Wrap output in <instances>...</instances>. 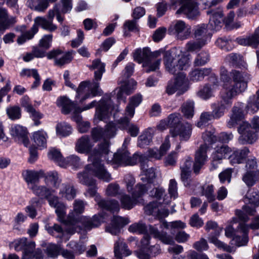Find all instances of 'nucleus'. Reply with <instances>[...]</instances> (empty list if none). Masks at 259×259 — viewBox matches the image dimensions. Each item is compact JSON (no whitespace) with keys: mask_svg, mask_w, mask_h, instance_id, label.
<instances>
[{"mask_svg":"<svg viewBox=\"0 0 259 259\" xmlns=\"http://www.w3.org/2000/svg\"><path fill=\"white\" fill-rule=\"evenodd\" d=\"M45 229L50 235L59 238H62L65 233L62 227L57 224H54L52 226L46 225Z\"/></svg>","mask_w":259,"mask_h":259,"instance_id":"nucleus-51","label":"nucleus"},{"mask_svg":"<svg viewBox=\"0 0 259 259\" xmlns=\"http://www.w3.org/2000/svg\"><path fill=\"white\" fill-rule=\"evenodd\" d=\"M206 44L204 41H200L198 39L191 40L187 42L185 46V50L188 52H193L200 50Z\"/></svg>","mask_w":259,"mask_h":259,"instance_id":"nucleus-55","label":"nucleus"},{"mask_svg":"<svg viewBox=\"0 0 259 259\" xmlns=\"http://www.w3.org/2000/svg\"><path fill=\"white\" fill-rule=\"evenodd\" d=\"M128 223L129 220L127 218L113 216L111 224L106 228V230L112 235H116L119 233L121 228Z\"/></svg>","mask_w":259,"mask_h":259,"instance_id":"nucleus-27","label":"nucleus"},{"mask_svg":"<svg viewBox=\"0 0 259 259\" xmlns=\"http://www.w3.org/2000/svg\"><path fill=\"white\" fill-rule=\"evenodd\" d=\"M150 236L148 234L145 233L142 239L141 240L140 249L134 252V253L139 259L149 258V254L148 253L145 252V251L147 250L150 246Z\"/></svg>","mask_w":259,"mask_h":259,"instance_id":"nucleus-33","label":"nucleus"},{"mask_svg":"<svg viewBox=\"0 0 259 259\" xmlns=\"http://www.w3.org/2000/svg\"><path fill=\"white\" fill-rule=\"evenodd\" d=\"M173 29L176 38L179 40L188 39L191 33V27L182 20L175 21Z\"/></svg>","mask_w":259,"mask_h":259,"instance_id":"nucleus-18","label":"nucleus"},{"mask_svg":"<svg viewBox=\"0 0 259 259\" xmlns=\"http://www.w3.org/2000/svg\"><path fill=\"white\" fill-rule=\"evenodd\" d=\"M67 246L72 249L75 255H78L83 252L85 249V245L82 242L77 243L75 241H70Z\"/></svg>","mask_w":259,"mask_h":259,"instance_id":"nucleus-60","label":"nucleus"},{"mask_svg":"<svg viewBox=\"0 0 259 259\" xmlns=\"http://www.w3.org/2000/svg\"><path fill=\"white\" fill-rule=\"evenodd\" d=\"M128 230L130 232L145 234L147 232L148 228L145 224L139 222L130 226Z\"/></svg>","mask_w":259,"mask_h":259,"instance_id":"nucleus-58","label":"nucleus"},{"mask_svg":"<svg viewBox=\"0 0 259 259\" xmlns=\"http://www.w3.org/2000/svg\"><path fill=\"white\" fill-rule=\"evenodd\" d=\"M45 182L46 186H38L34 184L29 187L36 195L46 199L51 194L55 193V190L50 188V186L52 185L54 187L57 188L59 187L61 181L59 179L58 174L56 171H51L46 176Z\"/></svg>","mask_w":259,"mask_h":259,"instance_id":"nucleus-7","label":"nucleus"},{"mask_svg":"<svg viewBox=\"0 0 259 259\" xmlns=\"http://www.w3.org/2000/svg\"><path fill=\"white\" fill-rule=\"evenodd\" d=\"M259 172L246 171L242 176V181L248 187L253 186L258 181Z\"/></svg>","mask_w":259,"mask_h":259,"instance_id":"nucleus-50","label":"nucleus"},{"mask_svg":"<svg viewBox=\"0 0 259 259\" xmlns=\"http://www.w3.org/2000/svg\"><path fill=\"white\" fill-rule=\"evenodd\" d=\"M194 103L192 101L185 102L181 107V111L184 116L188 118H191L194 115Z\"/></svg>","mask_w":259,"mask_h":259,"instance_id":"nucleus-54","label":"nucleus"},{"mask_svg":"<svg viewBox=\"0 0 259 259\" xmlns=\"http://www.w3.org/2000/svg\"><path fill=\"white\" fill-rule=\"evenodd\" d=\"M7 114L12 120L19 119L21 117V110L18 106L8 107L6 109Z\"/></svg>","mask_w":259,"mask_h":259,"instance_id":"nucleus-57","label":"nucleus"},{"mask_svg":"<svg viewBox=\"0 0 259 259\" xmlns=\"http://www.w3.org/2000/svg\"><path fill=\"white\" fill-rule=\"evenodd\" d=\"M49 158L55 161L60 166L64 167L66 165V162L62 155L58 150L52 148L48 153Z\"/></svg>","mask_w":259,"mask_h":259,"instance_id":"nucleus-48","label":"nucleus"},{"mask_svg":"<svg viewBox=\"0 0 259 259\" xmlns=\"http://www.w3.org/2000/svg\"><path fill=\"white\" fill-rule=\"evenodd\" d=\"M257 206L249 205L246 203L242 207V210L237 209L235 214L239 220L242 222H247L249 221V218L248 215H253L256 212V208Z\"/></svg>","mask_w":259,"mask_h":259,"instance_id":"nucleus-34","label":"nucleus"},{"mask_svg":"<svg viewBox=\"0 0 259 259\" xmlns=\"http://www.w3.org/2000/svg\"><path fill=\"white\" fill-rule=\"evenodd\" d=\"M146 192V188L144 185L138 184L132 193V197L127 194L121 195L120 198L121 206L125 209H131L138 203V199Z\"/></svg>","mask_w":259,"mask_h":259,"instance_id":"nucleus-11","label":"nucleus"},{"mask_svg":"<svg viewBox=\"0 0 259 259\" xmlns=\"http://www.w3.org/2000/svg\"><path fill=\"white\" fill-rule=\"evenodd\" d=\"M209 146L206 144H203L199 147V149L196 151L193 164L194 172L198 174L200 169L205 163L207 160V152Z\"/></svg>","mask_w":259,"mask_h":259,"instance_id":"nucleus-16","label":"nucleus"},{"mask_svg":"<svg viewBox=\"0 0 259 259\" xmlns=\"http://www.w3.org/2000/svg\"><path fill=\"white\" fill-rule=\"evenodd\" d=\"M55 208V212L57 214L59 221L68 225L66 232L70 234L80 231L81 229L80 224L84 227L86 230H90L100 226L103 220V217L100 215H95L92 218H88L83 216H75L72 214H69L67 219H65V205L61 202Z\"/></svg>","mask_w":259,"mask_h":259,"instance_id":"nucleus-2","label":"nucleus"},{"mask_svg":"<svg viewBox=\"0 0 259 259\" xmlns=\"http://www.w3.org/2000/svg\"><path fill=\"white\" fill-rule=\"evenodd\" d=\"M244 202L246 204L259 206V194L256 192L248 193L246 197L244 198Z\"/></svg>","mask_w":259,"mask_h":259,"instance_id":"nucleus-59","label":"nucleus"},{"mask_svg":"<svg viewBox=\"0 0 259 259\" xmlns=\"http://www.w3.org/2000/svg\"><path fill=\"white\" fill-rule=\"evenodd\" d=\"M231 151V149L228 145H218L214 149V152L212 154V167L211 169H216L218 164L221 163V160L225 158L226 156Z\"/></svg>","mask_w":259,"mask_h":259,"instance_id":"nucleus-19","label":"nucleus"},{"mask_svg":"<svg viewBox=\"0 0 259 259\" xmlns=\"http://www.w3.org/2000/svg\"><path fill=\"white\" fill-rule=\"evenodd\" d=\"M209 241L214 244L219 248L223 249L224 251L228 252H231L233 250V247L219 240L214 236H211L209 237Z\"/></svg>","mask_w":259,"mask_h":259,"instance_id":"nucleus-64","label":"nucleus"},{"mask_svg":"<svg viewBox=\"0 0 259 259\" xmlns=\"http://www.w3.org/2000/svg\"><path fill=\"white\" fill-rule=\"evenodd\" d=\"M192 165V160L191 158L188 157L187 158L184 163V164L181 166V180L184 183V184L186 187H190L189 179L191 175V167Z\"/></svg>","mask_w":259,"mask_h":259,"instance_id":"nucleus-37","label":"nucleus"},{"mask_svg":"<svg viewBox=\"0 0 259 259\" xmlns=\"http://www.w3.org/2000/svg\"><path fill=\"white\" fill-rule=\"evenodd\" d=\"M38 31V28L35 25H33L30 31H27L26 33L22 34L21 36L19 37L17 39V42L19 44H22L27 39H31L34 35Z\"/></svg>","mask_w":259,"mask_h":259,"instance_id":"nucleus-61","label":"nucleus"},{"mask_svg":"<svg viewBox=\"0 0 259 259\" xmlns=\"http://www.w3.org/2000/svg\"><path fill=\"white\" fill-rule=\"evenodd\" d=\"M242 103H240V106H234L232 109V115L227 123V126L231 128L234 127L237 122L242 120L245 116V111H243L242 107Z\"/></svg>","mask_w":259,"mask_h":259,"instance_id":"nucleus-29","label":"nucleus"},{"mask_svg":"<svg viewBox=\"0 0 259 259\" xmlns=\"http://www.w3.org/2000/svg\"><path fill=\"white\" fill-rule=\"evenodd\" d=\"M238 132L240 135L238 141L243 145L253 144L258 138V132L254 131L251 124L247 122H242L238 128Z\"/></svg>","mask_w":259,"mask_h":259,"instance_id":"nucleus-14","label":"nucleus"},{"mask_svg":"<svg viewBox=\"0 0 259 259\" xmlns=\"http://www.w3.org/2000/svg\"><path fill=\"white\" fill-rule=\"evenodd\" d=\"M259 109V101L256 100V96L253 95L249 97L247 104L245 108L246 113L252 114Z\"/></svg>","mask_w":259,"mask_h":259,"instance_id":"nucleus-49","label":"nucleus"},{"mask_svg":"<svg viewBox=\"0 0 259 259\" xmlns=\"http://www.w3.org/2000/svg\"><path fill=\"white\" fill-rule=\"evenodd\" d=\"M110 151L108 149V152L107 154H100L99 155L100 159L104 157L108 162H112L113 163L120 165H134L138 161H142L143 158V155L135 154L132 157L130 156L129 152L125 149L118 150L117 152L114 154L113 157L110 159L108 155Z\"/></svg>","mask_w":259,"mask_h":259,"instance_id":"nucleus-8","label":"nucleus"},{"mask_svg":"<svg viewBox=\"0 0 259 259\" xmlns=\"http://www.w3.org/2000/svg\"><path fill=\"white\" fill-rule=\"evenodd\" d=\"M10 134L16 141L22 143L25 146L28 145L29 139L25 127L19 124L13 125L10 129Z\"/></svg>","mask_w":259,"mask_h":259,"instance_id":"nucleus-23","label":"nucleus"},{"mask_svg":"<svg viewBox=\"0 0 259 259\" xmlns=\"http://www.w3.org/2000/svg\"><path fill=\"white\" fill-rule=\"evenodd\" d=\"M56 133L58 135L66 137L70 135L72 132L71 126L65 122H61L57 124L56 127Z\"/></svg>","mask_w":259,"mask_h":259,"instance_id":"nucleus-56","label":"nucleus"},{"mask_svg":"<svg viewBox=\"0 0 259 259\" xmlns=\"http://www.w3.org/2000/svg\"><path fill=\"white\" fill-rule=\"evenodd\" d=\"M88 189L84 194L86 196L95 197V200L98 205L102 209L109 210L112 212H117L119 210L120 207L118 202L115 199L106 200L102 199L101 196L97 194V187L96 182L94 185L88 186Z\"/></svg>","mask_w":259,"mask_h":259,"instance_id":"nucleus-9","label":"nucleus"},{"mask_svg":"<svg viewBox=\"0 0 259 259\" xmlns=\"http://www.w3.org/2000/svg\"><path fill=\"white\" fill-rule=\"evenodd\" d=\"M72 53L68 52L59 58L62 52L60 50L57 49L50 52L47 54V57L49 59L54 58L55 65L61 67L71 62L72 59Z\"/></svg>","mask_w":259,"mask_h":259,"instance_id":"nucleus-22","label":"nucleus"},{"mask_svg":"<svg viewBox=\"0 0 259 259\" xmlns=\"http://www.w3.org/2000/svg\"><path fill=\"white\" fill-rule=\"evenodd\" d=\"M221 100L211 104V113L215 119L222 117L226 110L232 105L233 97L221 91L220 93Z\"/></svg>","mask_w":259,"mask_h":259,"instance_id":"nucleus-13","label":"nucleus"},{"mask_svg":"<svg viewBox=\"0 0 259 259\" xmlns=\"http://www.w3.org/2000/svg\"><path fill=\"white\" fill-rule=\"evenodd\" d=\"M207 15H210L208 26L212 30H218L222 27L224 20L223 11L222 8H218L206 12ZM207 25L202 24L196 26L193 30V35L195 39L204 41L207 44V40L210 37L209 33L207 29Z\"/></svg>","mask_w":259,"mask_h":259,"instance_id":"nucleus-4","label":"nucleus"},{"mask_svg":"<svg viewBox=\"0 0 259 259\" xmlns=\"http://www.w3.org/2000/svg\"><path fill=\"white\" fill-rule=\"evenodd\" d=\"M99 81H94L93 82L89 85V92L86 93L84 96L80 99V103H82L87 99L89 98L92 95V97H95L99 93Z\"/></svg>","mask_w":259,"mask_h":259,"instance_id":"nucleus-52","label":"nucleus"},{"mask_svg":"<svg viewBox=\"0 0 259 259\" xmlns=\"http://www.w3.org/2000/svg\"><path fill=\"white\" fill-rule=\"evenodd\" d=\"M16 22L15 17H8L6 9L0 8V31H5L9 27Z\"/></svg>","mask_w":259,"mask_h":259,"instance_id":"nucleus-35","label":"nucleus"},{"mask_svg":"<svg viewBox=\"0 0 259 259\" xmlns=\"http://www.w3.org/2000/svg\"><path fill=\"white\" fill-rule=\"evenodd\" d=\"M174 80L178 89V94L181 95L187 91L190 88V81L186 77V74L183 72H178Z\"/></svg>","mask_w":259,"mask_h":259,"instance_id":"nucleus-32","label":"nucleus"},{"mask_svg":"<svg viewBox=\"0 0 259 259\" xmlns=\"http://www.w3.org/2000/svg\"><path fill=\"white\" fill-rule=\"evenodd\" d=\"M93 146L94 144L91 141L89 137L84 135L77 140L75 144V149L80 153L90 154V156L91 153L93 151V150L91 151Z\"/></svg>","mask_w":259,"mask_h":259,"instance_id":"nucleus-26","label":"nucleus"},{"mask_svg":"<svg viewBox=\"0 0 259 259\" xmlns=\"http://www.w3.org/2000/svg\"><path fill=\"white\" fill-rule=\"evenodd\" d=\"M225 61L231 65L235 67L245 68L246 64L242 56L237 53H231L227 55Z\"/></svg>","mask_w":259,"mask_h":259,"instance_id":"nucleus-40","label":"nucleus"},{"mask_svg":"<svg viewBox=\"0 0 259 259\" xmlns=\"http://www.w3.org/2000/svg\"><path fill=\"white\" fill-rule=\"evenodd\" d=\"M108 152L107 143L101 145L99 150H94L89 156V160L91 163L88 164L82 172L77 174L78 182L86 186L94 185L96 180L89 177V173L96 177L98 179L105 182H109L112 180L111 174L101 162L99 155L107 154Z\"/></svg>","mask_w":259,"mask_h":259,"instance_id":"nucleus-1","label":"nucleus"},{"mask_svg":"<svg viewBox=\"0 0 259 259\" xmlns=\"http://www.w3.org/2000/svg\"><path fill=\"white\" fill-rule=\"evenodd\" d=\"M142 101V96L140 94H137L130 98V102L126 107V114L132 118L135 114V108L138 106Z\"/></svg>","mask_w":259,"mask_h":259,"instance_id":"nucleus-41","label":"nucleus"},{"mask_svg":"<svg viewBox=\"0 0 259 259\" xmlns=\"http://www.w3.org/2000/svg\"><path fill=\"white\" fill-rule=\"evenodd\" d=\"M220 80L222 82V91L234 98L246 90L250 75L246 72L237 69L232 70L228 74L226 69L222 68Z\"/></svg>","mask_w":259,"mask_h":259,"instance_id":"nucleus-3","label":"nucleus"},{"mask_svg":"<svg viewBox=\"0 0 259 259\" xmlns=\"http://www.w3.org/2000/svg\"><path fill=\"white\" fill-rule=\"evenodd\" d=\"M184 13L189 19H196L200 15L198 7L195 2L184 4L176 12L177 14Z\"/></svg>","mask_w":259,"mask_h":259,"instance_id":"nucleus-20","label":"nucleus"},{"mask_svg":"<svg viewBox=\"0 0 259 259\" xmlns=\"http://www.w3.org/2000/svg\"><path fill=\"white\" fill-rule=\"evenodd\" d=\"M43 175L44 172L42 170H26L23 173V176L25 180L28 185L31 184V186L38 182L39 178Z\"/></svg>","mask_w":259,"mask_h":259,"instance_id":"nucleus-45","label":"nucleus"},{"mask_svg":"<svg viewBox=\"0 0 259 259\" xmlns=\"http://www.w3.org/2000/svg\"><path fill=\"white\" fill-rule=\"evenodd\" d=\"M161 51L151 52L148 48H144L142 50L137 49L134 53V59L139 63H143V66L145 69V71L149 73L151 71H155L158 68L161 63V60L158 59L152 62V59L160 56Z\"/></svg>","mask_w":259,"mask_h":259,"instance_id":"nucleus-5","label":"nucleus"},{"mask_svg":"<svg viewBox=\"0 0 259 259\" xmlns=\"http://www.w3.org/2000/svg\"><path fill=\"white\" fill-rule=\"evenodd\" d=\"M210 60L209 53L205 51H202L197 54L194 61L193 65L195 67H199L205 65Z\"/></svg>","mask_w":259,"mask_h":259,"instance_id":"nucleus-47","label":"nucleus"},{"mask_svg":"<svg viewBox=\"0 0 259 259\" xmlns=\"http://www.w3.org/2000/svg\"><path fill=\"white\" fill-rule=\"evenodd\" d=\"M76 190L73 185L69 183H63L60 188L59 194L67 200H72L76 196Z\"/></svg>","mask_w":259,"mask_h":259,"instance_id":"nucleus-39","label":"nucleus"},{"mask_svg":"<svg viewBox=\"0 0 259 259\" xmlns=\"http://www.w3.org/2000/svg\"><path fill=\"white\" fill-rule=\"evenodd\" d=\"M38 28V25L47 30L50 31H55L57 29L56 25L53 23V21L42 17H37L34 19V24Z\"/></svg>","mask_w":259,"mask_h":259,"instance_id":"nucleus-46","label":"nucleus"},{"mask_svg":"<svg viewBox=\"0 0 259 259\" xmlns=\"http://www.w3.org/2000/svg\"><path fill=\"white\" fill-rule=\"evenodd\" d=\"M148 161L147 158L143 156L142 161H140L141 164V168L143 170V174L141 175V180L145 184H143L147 190V184H151L156 177L155 169L153 167L148 168V165L146 164Z\"/></svg>","mask_w":259,"mask_h":259,"instance_id":"nucleus-21","label":"nucleus"},{"mask_svg":"<svg viewBox=\"0 0 259 259\" xmlns=\"http://www.w3.org/2000/svg\"><path fill=\"white\" fill-rule=\"evenodd\" d=\"M201 195L204 196L209 202L214 201L215 199V195L214 193L213 185H206L202 186L201 189Z\"/></svg>","mask_w":259,"mask_h":259,"instance_id":"nucleus-53","label":"nucleus"},{"mask_svg":"<svg viewBox=\"0 0 259 259\" xmlns=\"http://www.w3.org/2000/svg\"><path fill=\"white\" fill-rule=\"evenodd\" d=\"M211 68H192L188 73L189 81L197 82L203 80L205 76L211 74Z\"/></svg>","mask_w":259,"mask_h":259,"instance_id":"nucleus-24","label":"nucleus"},{"mask_svg":"<svg viewBox=\"0 0 259 259\" xmlns=\"http://www.w3.org/2000/svg\"><path fill=\"white\" fill-rule=\"evenodd\" d=\"M181 118V116L179 113H175L170 114L167 119L169 126L173 127L174 129L176 127H180Z\"/></svg>","mask_w":259,"mask_h":259,"instance_id":"nucleus-63","label":"nucleus"},{"mask_svg":"<svg viewBox=\"0 0 259 259\" xmlns=\"http://www.w3.org/2000/svg\"><path fill=\"white\" fill-rule=\"evenodd\" d=\"M163 61L166 70L172 74H177L181 70L188 69L191 65L190 60L187 56L174 57L168 52L164 53Z\"/></svg>","mask_w":259,"mask_h":259,"instance_id":"nucleus-6","label":"nucleus"},{"mask_svg":"<svg viewBox=\"0 0 259 259\" xmlns=\"http://www.w3.org/2000/svg\"><path fill=\"white\" fill-rule=\"evenodd\" d=\"M21 105L29 112L34 121L35 125H38L40 122L39 119L41 118L42 114L37 111L29 103V99L27 97H24L21 100Z\"/></svg>","mask_w":259,"mask_h":259,"instance_id":"nucleus-30","label":"nucleus"},{"mask_svg":"<svg viewBox=\"0 0 259 259\" xmlns=\"http://www.w3.org/2000/svg\"><path fill=\"white\" fill-rule=\"evenodd\" d=\"M172 137L179 136L181 141H188L192 134V126L188 123L185 122L181 124L180 127H176L171 131Z\"/></svg>","mask_w":259,"mask_h":259,"instance_id":"nucleus-25","label":"nucleus"},{"mask_svg":"<svg viewBox=\"0 0 259 259\" xmlns=\"http://www.w3.org/2000/svg\"><path fill=\"white\" fill-rule=\"evenodd\" d=\"M154 131L152 128L145 130L138 138V145L144 148L149 145L152 141Z\"/></svg>","mask_w":259,"mask_h":259,"instance_id":"nucleus-43","label":"nucleus"},{"mask_svg":"<svg viewBox=\"0 0 259 259\" xmlns=\"http://www.w3.org/2000/svg\"><path fill=\"white\" fill-rule=\"evenodd\" d=\"M90 70H94L95 80L99 81L101 79L103 73L105 71V64L101 61L97 59L93 61L92 65L89 66Z\"/></svg>","mask_w":259,"mask_h":259,"instance_id":"nucleus-38","label":"nucleus"},{"mask_svg":"<svg viewBox=\"0 0 259 259\" xmlns=\"http://www.w3.org/2000/svg\"><path fill=\"white\" fill-rule=\"evenodd\" d=\"M239 44L242 46H249L256 48L259 45V26L255 30L253 33L245 38H238Z\"/></svg>","mask_w":259,"mask_h":259,"instance_id":"nucleus-36","label":"nucleus"},{"mask_svg":"<svg viewBox=\"0 0 259 259\" xmlns=\"http://www.w3.org/2000/svg\"><path fill=\"white\" fill-rule=\"evenodd\" d=\"M48 138L47 133L41 130L33 133L32 140L40 149H42L47 147Z\"/></svg>","mask_w":259,"mask_h":259,"instance_id":"nucleus-42","label":"nucleus"},{"mask_svg":"<svg viewBox=\"0 0 259 259\" xmlns=\"http://www.w3.org/2000/svg\"><path fill=\"white\" fill-rule=\"evenodd\" d=\"M114 254L118 258H122V254L128 256L131 254V252L127 248V245L123 241L119 239L114 245Z\"/></svg>","mask_w":259,"mask_h":259,"instance_id":"nucleus-44","label":"nucleus"},{"mask_svg":"<svg viewBox=\"0 0 259 259\" xmlns=\"http://www.w3.org/2000/svg\"><path fill=\"white\" fill-rule=\"evenodd\" d=\"M97 104V101L94 100L82 108H80L77 107L74 102H72L66 97H61L57 101V105L62 107V112L65 114L69 113L71 110H73L74 115H79L81 112L95 107Z\"/></svg>","mask_w":259,"mask_h":259,"instance_id":"nucleus-10","label":"nucleus"},{"mask_svg":"<svg viewBox=\"0 0 259 259\" xmlns=\"http://www.w3.org/2000/svg\"><path fill=\"white\" fill-rule=\"evenodd\" d=\"M116 134V127L115 125L112 122L108 123L105 126V130L101 127H95L92 130V137L93 140L96 142L101 139H104V141L101 143L98 146V148H95L93 151L99 150L101 145L103 144L104 143H107L108 149H109V141L106 140L107 139L111 138L114 136Z\"/></svg>","mask_w":259,"mask_h":259,"instance_id":"nucleus-12","label":"nucleus"},{"mask_svg":"<svg viewBox=\"0 0 259 259\" xmlns=\"http://www.w3.org/2000/svg\"><path fill=\"white\" fill-rule=\"evenodd\" d=\"M249 153V149L246 147L237 149L230 156V162L233 165L242 163L246 159Z\"/></svg>","mask_w":259,"mask_h":259,"instance_id":"nucleus-31","label":"nucleus"},{"mask_svg":"<svg viewBox=\"0 0 259 259\" xmlns=\"http://www.w3.org/2000/svg\"><path fill=\"white\" fill-rule=\"evenodd\" d=\"M35 244L34 242H27L26 238H22L16 243L15 249L19 250L23 248V256L22 259H29V257L33 254V250L35 248Z\"/></svg>","mask_w":259,"mask_h":259,"instance_id":"nucleus-28","label":"nucleus"},{"mask_svg":"<svg viewBox=\"0 0 259 259\" xmlns=\"http://www.w3.org/2000/svg\"><path fill=\"white\" fill-rule=\"evenodd\" d=\"M117 108L113 105L109 96H105L99 101L96 108V116L100 120H106L113 110L117 111Z\"/></svg>","mask_w":259,"mask_h":259,"instance_id":"nucleus-15","label":"nucleus"},{"mask_svg":"<svg viewBox=\"0 0 259 259\" xmlns=\"http://www.w3.org/2000/svg\"><path fill=\"white\" fill-rule=\"evenodd\" d=\"M105 194L110 197L117 196L118 195L120 194L119 185L116 183H110L107 187Z\"/></svg>","mask_w":259,"mask_h":259,"instance_id":"nucleus-62","label":"nucleus"},{"mask_svg":"<svg viewBox=\"0 0 259 259\" xmlns=\"http://www.w3.org/2000/svg\"><path fill=\"white\" fill-rule=\"evenodd\" d=\"M144 210L147 214L152 215L159 220L163 219L169 214L168 210L163 208L157 201L150 202L144 207Z\"/></svg>","mask_w":259,"mask_h":259,"instance_id":"nucleus-17","label":"nucleus"}]
</instances>
